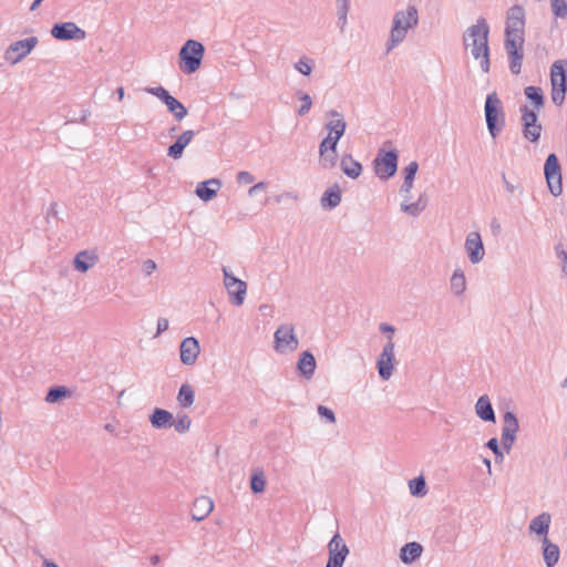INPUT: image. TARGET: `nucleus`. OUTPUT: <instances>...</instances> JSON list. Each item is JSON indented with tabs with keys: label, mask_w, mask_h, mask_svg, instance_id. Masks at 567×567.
<instances>
[{
	"label": "nucleus",
	"mask_w": 567,
	"mask_h": 567,
	"mask_svg": "<svg viewBox=\"0 0 567 567\" xmlns=\"http://www.w3.org/2000/svg\"><path fill=\"white\" fill-rule=\"evenodd\" d=\"M489 27L484 18H478L476 23L471 25L463 35V43L475 60H481V69L487 73L489 71V48H488Z\"/></svg>",
	"instance_id": "nucleus-1"
},
{
	"label": "nucleus",
	"mask_w": 567,
	"mask_h": 567,
	"mask_svg": "<svg viewBox=\"0 0 567 567\" xmlns=\"http://www.w3.org/2000/svg\"><path fill=\"white\" fill-rule=\"evenodd\" d=\"M417 23L419 14L414 6H409L405 11L395 12L390 31V39L386 43V53L403 42L409 29L416 27Z\"/></svg>",
	"instance_id": "nucleus-2"
},
{
	"label": "nucleus",
	"mask_w": 567,
	"mask_h": 567,
	"mask_svg": "<svg viewBox=\"0 0 567 567\" xmlns=\"http://www.w3.org/2000/svg\"><path fill=\"white\" fill-rule=\"evenodd\" d=\"M487 130L493 138H496L505 127V113L502 101L496 92L487 94L484 105Z\"/></svg>",
	"instance_id": "nucleus-3"
},
{
	"label": "nucleus",
	"mask_w": 567,
	"mask_h": 567,
	"mask_svg": "<svg viewBox=\"0 0 567 567\" xmlns=\"http://www.w3.org/2000/svg\"><path fill=\"white\" fill-rule=\"evenodd\" d=\"M205 47L196 40H187L179 51V68L185 74L196 72L203 61Z\"/></svg>",
	"instance_id": "nucleus-4"
},
{
	"label": "nucleus",
	"mask_w": 567,
	"mask_h": 567,
	"mask_svg": "<svg viewBox=\"0 0 567 567\" xmlns=\"http://www.w3.org/2000/svg\"><path fill=\"white\" fill-rule=\"evenodd\" d=\"M551 100L560 106L567 92V60H557L550 66Z\"/></svg>",
	"instance_id": "nucleus-5"
},
{
	"label": "nucleus",
	"mask_w": 567,
	"mask_h": 567,
	"mask_svg": "<svg viewBox=\"0 0 567 567\" xmlns=\"http://www.w3.org/2000/svg\"><path fill=\"white\" fill-rule=\"evenodd\" d=\"M519 113L524 138L534 144L538 143L543 132V126L538 122L539 111L530 109L528 105H520Z\"/></svg>",
	"instance_id": "nucleus-6"
},
{
	"label": "nucleus",
	"mask_w": 567,
	"mask_h": 567,
	"mask_svg": "<svg viewBox=\"0 0 567 567\" xmlns=\"http://www.w3.org/2000/svg\"><path fill=\"white\" fill-rule=\"evenodd\" d=\"M399 154L396 150L383 151L380 150L373 161V168L375 175L382 179L388 181L393 177L398 171Z\"/></svg>",
	"instance_id": "nucleus-7"
},
{
	"label": "nucleus",
	"mask_w": 567,
	"mask_h": 567,
	"mask_svg": "<svg viewBox=\"0 0 567 567\" xmlns=\"http://www.w3.org/2000/svg\"><path fill=\"white\" fill-rule=\"evenodd\" d=\"M275 350L279 353L292 352L298 349L299 341L291 323L280 324L274 334Z\"/></svg>",
	"instance_id": "nucleus-8"
},
{
	"label": "nucleus",
	"mask_w": 567,
	"mask_h": 567,
	"mask_svg": "<svg viewBox=\"0 0 567 567\" xmlns=\"http://www.w3.org/2000/svg\"><path fill=\"white\" fill-rule=\"evenodd\" d=\"M145 92L159 99L166 106L167 110L174 115L177 122L184 120L187 115V109L182 102L175 99L169 92L163 86H148L145 87Z\"/></svg>",
	"instance_id": "nucleus-9"
},
{
	"label": "nucleus",
	"mask_w": 567,
	"mask_h": 567,
	"mask_svg": "<svg viewBox=\"0 0 567 567\" xmlns=\"http://www.w3.org/2000/svg\"><path fill=\"white\" fill-rule=\"evenodd\" d=\"M544 173L549 192L557 197L563 193L561 171L556 154L551 153L547 156L544 165Z\"/></svg>",
	"instance_id": "nucleus-10"
},
{
	"label": "nucleus",
	"mask_w": 567,
	"mask_h": 567,
	"mask_svg": "<svg viewBox=\"0 0 567 567\" xmlns=\"http://www.w3.org/2000/svg\"><path fill=\"white\" fill-rule=\"evenodd\" d=\"M223 274L224 285L229 295L230 302L237 307L241 306L245 301L247 284L230 274L227 267H223Z\"/></svg>",
	"instance_id": "nucleus-11"
},
{
	"label": "nucleus",
	"mask_w": 567,
	"mask_h": 567,
	"mask_svg": "<svg viewBox=\"0 0 567 567\" xmlns=\"http://www.w3.org/2000/svg\"><path fill=\"white\" fill-rule=\"evenodd\" d=\"M38 43L39 39L37 37H30L12 42L4 53V59L11 64H17L29 55Z\"/></svg>",
	"instance_id": "nucleus-12"
},
{
	"label": "nucleus",
	"mask_w": 567,
	"mask_h": 567,
	"mask_svg": "<svg viewBox=\"0 0 567 567\" xmlns=\"http://www.w3.org/2000/svg\"><path fill=\"white\" fill-rule=\"evenodd\" d=\"M329 559L326 567H342L349 554V548L339 533H336L328 544Z\"/></svg>",
	"instance_id": "nucleus-13"
},
{
	"label": "nucleus",
	"mask_w": 567,
	"mask_h": 567,
	"mask_svg": "<svg viewBox=\"0 0 567 567\" xmlns=\"http://www.w3.org/2000/svg\"><path fill=\"white\" fill-rule=\"evenodd\" d=\"M505 35L525 37V9L515 4L507 11Z\"/></svg>",
	"instance_id": "nucleus-14"
},
{
	"label": "nucleus",
	"mask_w": 567,
	"mask_h": 567,
	"mask_svg": "<svg viewBox=\"0 0 567 567\" xmlns=\"http://www.w3.org/2000/svg\"><path fill=\"white\" fill-rule=\"evenodd\" d=\"M51 35L60 41H83L86 38V32L74 22H60L52 27Z\"/></svg>",
	"instance_id": "nucleus-15"
},
{
	"label": "nucleus",
	"mask_w": 567,
	"mask_h": 567,
	"mask_svg": "<svg viewBox=\"0 0 567 567\" xmlns=\"http://www.w3.org/2000/svg\"><path fill=\"white\" fill-rule=\"evenodd\" d=\"M504 426L502 429L503 447L509 452L519 430V423L514 412L507 411L503 415Z\"/></svg>",
	"instance_id": "nucleus-16"
},
{
	"label": "nucleus",
	"mask_w": 567,
	"mask_h": 567,
	"mask_svg": "<svg viewBox=\"0 0 567 567\" xmlns=\"http://www.w3.org/2000/svg\"><path fill=\"white\" fill-rule=\"evenodd\" d=\"M394 343L391 337L383 347V350L377 361L378 372L382 380H389L393 373Z\"/></svg>",
	"instance_id": "nucleus-17"
},
{
	"label": "nucleus",
	"mask_w": 567,
	"mask_h": 567,
	"mask_svg": "<svg viewBox=\"0 0 567 567\" xmlns=\"http://www.w3.org/2000/svg\"><path fill=\"white\" fill-rule=\"evenodd\" d=\"M465 250L472 264H478L483 260L485 249L480 233L471 231L466 236Z\"/></svg>",
	"instance_id": "nucleus-18"
},
{
	"label": "nucleus",
	"mask_w": 567,
	"mask_h": 567,
	"mask_svg": "<svg viewBox=\"0 0 567 567\" xmlns=\"http://www.w3.org/2000/svg\"><path fill=\"white\" fill-rule=\"evenodd\" d=\"M181 361L185 365L195 364L200 352L199 342L194 337L185 338L179 346Z\"/></svg>",
	"instance_id": "nucleus-19"
},
{
	"label": "nucleus",
	"mask_w": 567,
	"mask_h": 567,
	"mask_svg": "<svg viewBox=\"0 0 567 567\" xmlns=\"http://www.w3.org/2000/svg\"><path fill=\"white\" fill-rule=\"evenodd\" d=\"M326 117L329 118V121L326 123L328 135H331L332 137L340 141L347 130V122L343 115L337 110H329L326 112Z\"/></svg>",
	"instance_id": "nucleus-20"
},
{
	"label": "nucleus",
	"mask_w": 567,
	"mask_h": 567,
	"mask_svg": "<svg viewBox=\"0 0 567 567\" xmlns=\"http://www.w3.org/2000/svg\"><path fill=\"white\" fill-rule=\"evenodd\" d=\"M99 261V255L95 250H81L73 259V266L75 270L80 272H86L89 269L94 267Z\"/></svg>",
	"instance_id": "nucleus-21"
},
{
	"label": "nucleus",
	"mask_w": 567,
	"mask_h": 567,
	"mask_svg": "<svg viewBox=\"0 0 567 567\" xmlns=\"http://www.w3.org/2000/svg\"><path fill=\"white\" fill-rule=\"evenodd\" d=\"M194 136L195 132L193 130L184 131L167 148V156L174 159H179L183 156L185 147L192 142Z\"/></svg>",
	"instance_id": "nucleus-22"
},
{
	"label": "nucleus",
	"mask_w": 567,
	"mask_h": 567,
	"mask_svg": "<svg viewBox=\"0 0 567 567\" xmlns=\"http://www.w3.org/2000/svg\"><path fill=\"white\" fill-rule=\"evenodd\" d=\"M220 187L221 182L218 178H210L198 183L195 193L202 200L209 202L216 196Z\"/></svg>",
	"instance_id": "nucleus-23"
},
{
	"label": "nucleus",
	"mask_w": 567,
	"mask_h": 567,
	"mask_svg": "<svg viewBox=\"0 0 567 567\" xmlns=\"http://www.w3.org/2000/svg\"><path fill=\"white\" fill-rule=\"evenodd\" d=\"M214 503L207 496L197 497L192 507V518L195 522L205 519L213 511Z\"/></svg>",
	"instance_id": "nucleus-24"
},
{
	"label": "nucleus",
	"mask_w": 567,
	"mask_h": 567,
	"mask_svg": "<svg viewBox=\"0 0 567 567\" xmlns=\"http://www.w3.org/2000/svg\"><path fill=\"white\" fill-rule=\"evenodd\" d=\"M317 362L310 351H303L297 362V370L305 379L310 380L316 371Z\"/></svg>",
	"instance_id": "nucleus-25"
},
{
	"label": "nucleus",
	"mask_w": 567,
	"mask_h": 567,
	"mask_svg": "<svg viewBox=\"0 0 567 567\" xmlns=\"http://www.w3.org/2000/svg\"><path fill=\"white\" fill-rule=\"evenodd\" d=\"M475 413L484 422L495 423L496 421L495 412L491 399L487 394H484L477 399L475 404Z\"/></svg>",
	"instance_id": "nucleus-26"
},
{
	"label": "nucleus",
	"mask_w": 567,
	"mask_h": 567,
	"mask_svg": "<svg viewBox=\"0 0 567 567\" xmlns=\"http://www.w3.org/2000/svg\"><path fill=\"white\" fill-rule=\"evenodd\" d=\"M342 192L338 183L327 188L322 194L320 204L324 209H333L341 203Z\"/></svg>",
	"instance_id": "nucleus-27"
},
{
	"label": "nucleus",
	"mask_w": 567,
	"mask_h": 567,
	"mask_svg": "<svg viewBox=\"0 0 567 567\" xmlns=\"http://www.w3.org/2000/svg\"><path fill=\"white\" fill-rule=\"evenodd\" d=\"M340 168L348 177L355 179L362 174V164L354 159L351 154H344L340 161Z\"/></svg>",
	"instance_id": "nucleus-28"
},
{
	"label": "nucleus",
	"mask_w": 567,
	"mask_h": 567,
	"mask_svg": "<svg viewBox=\"0 0 567 567\" xmlns=\"http://www.w3.org/2000/svg\"><path fill=\"white\" fill-rule=\"evenodd\" d=\"M542 545L545 565L547 567H555L560 555L558 545L551 543L548 537H543Z\"/></svg>",
	"instance_id": "nucleus-29"
},
{
	"label": "nucleus",
	"mask_w": 567,
	"mask_h": 567,
	"mask_svg": "<svg viewBox=\"0 0 567 567\" xmlns=\"http://www.w3.org/2000/svg\"><path fill=\"white\" fill-rule=\"evenodd\" d=\"M150 422L154 429H167L173 425V414L167 410L155 408L150 415Z\"/></svg>",
	"instance_id": "nucleus-30"
},
{
	"label": "nucleus",
	"mask_w": 567,
	"mask_h": 567,
	"mask_svg": "<svg viewBox=\"0 0 567 567\" xmlns=\"http://www.w3.org/2000/svg\"><path fill=\"white\" fill-rule=\"evenodd\" d=\"M423 553V546L420 543H406L400 550V559L409 565L417 560Z\"/></svg>",
	"instance_id": "nucleus-31"
},
{
	"label": "nucleus",
	"mask_w": 567,
	"mask_h": 567,
	"mask_svg": "<svg viewBox=\"0 0 567 567\" xmlns=\"http://www.w3.org/2000/svg\"><path fill=\"white\" fill-rule=\"evenodd\" d=\"M551 517L548 513H542L535 518L532 519L528 529L530 533H534L538 536L547 537L549 532Z\"/></svg>",
	"instance_id": "nucleus-32"
},
{
	"label": "nucleus",
	"mask_w": 567,
	"mask_h": 567,
	"mask_svg": "<svg viewBox=\"0 0 567 567\" xmlns=\"http://www.w3.org/2000/svg\"><path fill=\"white\" fill-rule=\"evenodd\" d=\"M524 94L526 99L533 103L534 110L540 111L543 109L545 104V96L539 86H526L524 89Z\"/></svg>",
	"instance_id": "nucleus-33"
},
{
	"label": "nucleus",
	"mask_w": 567,
	"mask_h": 567,
	"mask_svg": "<svg viewBox=\"0 0 567 567\" xmlns=\"http://www.w3.org/2000/svg\"><path fill=\"white\" fill-rule=\"evenodd\" d=\"M450 284H451V291L453 295H455V296L463 295L466 289V278H465L464 271L460 268L455 269L451 277Z\"/></svg>",
	"instance_id": "nucleus-34"
},
{
	"label": "nucleus",
	"mask_w": 567,
	"mask_h": 567,
	"mask_svg": "<svg viewBox=\"0 0 567 567\" xmlns=\"http://www.w3.org/2000/svg\"><path fill=\"white\" fill-rule=\"evenodd\" d=\"M195 401V392L190 384L184 383L179 388L177 402L181 408H189Z\"/></svg>",
	"instance_id": "nucleus-35"
},
{
	"label": "nucleus",
	"mask_w": 567,
	"mask_h": 567,
	"mask_svg": "<svg viewBox=\"0 0 567 567\" xmlns=\"http://www.w3.org/2000/svg\"><path fill=\"white\" fill-rule=\"evenodd\" d=\"M72 392L64 385L52 386L48 390L45 401L48 403H58L63 399L71 396Z\"/></svg>",
	"instance_id": "nucleus-36"
},
{
	"label": "nucleus",
	"mask_w": 567,
	"mask_h": 567,
	"mask_svg": "<svg viewBox=\"0 0 567 567\" xmlns=\"http://www.w3.org/2000/svg\"><path fill=\"white\" fill-rule=\"evenodd\" d=\"M426 207V200L424 199V195H420L419 199L415 203H401V210L410 216L416 217L419 216Z\"/></svg>",
	"instance_id": "nucleus-37"
},
{
	"label": "nucleus",
	"mask_w": 567,
	"mask_h": 567,
	"mask_svg": "<svg viewBox=\"0 0 567 567\" xmlns=\"http://www.w3.org/2000/svg\"><path fill=\"white\" fill-rule=\"evenodd\" d=\"M509 62V70L513 74L518 75L522 71V64L524 59V50L506 52Z\"/></svg>",
	"instance_id": "nucleus-38"
},
{
	"label": "nucleus",
	"mask_w": 567,
	"mask_h": 567,
	"mask_svg": "<svg viewBox=\"0 0 567 567\" xmlns=\"http://www.w3.org/2000/svg\"><path fill=\"white\" fill-rule=\"evenodd\" d=\"M525 37L505 35L504 48L506 52L524 50Z\"/></svg>",
	"instance_id": "nucleus-39"
},
{
	"label": "nucleus",
	"mask_w": 567,
	"mask_h": 567,
	"mask_svg": "<svg viewBox=\"0 0 567 567\" xmlns=\"http://www.w3.org/2000/svg\"><path fill=\"white\" fill-rule=\"evenodd\" d=\"M266 487V478L265 474L261 470H258L254 472V474L250 477V488L252 493L259 494L265 491Z\"/></svg>",
	"instance_id": "nucleus-40"
},
{
	"label": "nucleus",
	"mask_w": 567,
	"mask_h": 567,
	"mask_svg": "<svg viewBox=\"0 0 567 567\" xmlns=\"http://www.w3.org/2000/svg\"><path fill=\"white\" fill-rule=\"evenodd\" d=\"M350 9V0H337V16L340 29L343 30L347 24V18Z\"/></svg>",
	"instance_id": "nucleus-41"
},
{
	"label": "nucleus",
	"mask_w": 567,
	"mask_h": 567,
	"mask_svg": "<svg viewBox=\"0 0 567 567\" xmlns=\"http://www.w3.org/2000/svg\"><path fill=\"white\" fill-rule=\"evenodd\" d=\"M409 487L413 496H424L426 494V483L423 476L411 480Z\"/></svg>",
	"instance_id": "nucleus-42"
},
{
	"label": "nucleus",
	"mask_w": 567,
	"mask_h": 567,
	"mask_svg": "<svg viewBox=\"0 0 567 567\" xmlns=\"http://www.w3.org/2000/svg\"><path fill=\"white\" fill-rule=\"evenodd\" d=\"M338 162V154L336 151H328L327 153H323V155H320L319 164L324 169H332Z\"/></svg>",
	"instance_id": "nucleus-43"
},
{
	"label": "nucleus",
	"mask_w": 567,
	"mask_h": 567,
	"mask_svg": "<svg viewBox=\"0 0 567 567\" xmlns=\"http://www.w3.org/2000/svg\"><path fill=\"white\" fill-rule=\"evenodd\" d=\"M192 424V420L187 414H178L177 420L173 419V425L178 433H186Z\"/></svg>",
	"instance_id": "nucleus-44"
},
{
	"label": "nucleus",
	"mask_w": 567,
	"mask_h": 567,
	"mask_svg": "<svg viewBox=\"0 0 567 567\" xmlns=\"http://www.w3.org/2000/svg\"><path fill=\"white\" fill-rule=\"evenodd\" d=\"M555 254L559 261L561 272L567 276V250L561 243L555 246Z\"/></svg>",
	"instance_id": "nucleus-45"
},
{
	"label": "nucleus",
	"mask_w": 567,
	"mask_h": 567,
	"mask_svg": "<svg viewBox=\"0 0 567 567\" xmlns=\"http://www.w3.org/2000/svg\"><path fill=\"white\" fill-rule=\"evenodd\" d=\"M313 68V61L307 56H301L295 63V69L303 75H310Z\"/></svg>",
	"instance_id": "nucleus-46"
},
{
	"label": "nucleus",
	"mask_w": 567,
	"mask_h": 567,
	"mask_svg": "<svg viewBox=\"0 0 567 567\" xmlns=\"http://www.w3.org/2000/svg\"><path fill=\"white\" fill-rule=\"evenodd\" d=\"M338 140L331 135H327L319 144V155H323L328 151H336L338 146Z\"/></svg>",
	"instance_id": "nucleus-47"
},
{
	"label": "nucleus",
	"mask_w": 567,
	"mask_h": 567,
	"mask_svg": "<svg viewBox=\"0 0 567 567\" xmlns=\"http://www.w3.org/2000/svg\"><path fill=\"white\" fill-rule=\"evenodd\" d=\"M551 10L557 18L567 17V1L566 0H551Z\"/></svg>",
	"instance_id": "nucleus-48"
},
{
	"label": "nucleus",
	"mask_w": 567,
	"mask_h": 567,
	"mask_svg": "<svg viewBox=\"0 0 567 567\" xmlns=\"http://www.w3.org/2000/svg\"><path fill=\"white\" fill-rule=\"evenodd\" d=\"M299 100L302 102L301 106L298 109V114L300 116L306 115L311 106H312V100L308 93H301L299 92Z\"/></svg>",
	"instance_id": "nucleus-49"
},
{
	"label": "nucleus",
	"mask_w": 567,
	"mask_h": 567,
	"mask_svg": "<svg viewBox=\"0 0 567 567\" xmlns=\"http://www.w3.org/2000/svg\"><path fill=\"white\" fill-rule=\"evenodd\" d=\"M417 169H419L417 162H415V161L411 162L408 166H405L403 168L404 179L409 181V182H414Z\"/></svg>",
	"instance_id": "nucleus-50"
},
{
	"label": "nucleus",
	"mask_w": 567,
	"mask_h": 567,
	"mask_svg": "<svg viewBox=\"0 0 567 567\" xmlns=\"http://www.w3.org/2000/svg\"><path fill=\"white\" fill-rule=\"evenodd\" d=\"M486 447L489 449L496 456V461H503V452L499 447L498 440L496 437H492L487 441Z\"/></svg>",
	"instance_id": "nucleus-51"
},
{
	"label": "nucleus",
	"mask_w": 567,
	"mask_h": 567,
	"mask_svg": "<svg viewBox=\"0 0 567 567\" xmlns=\"http://www.w3.org/2000/svg\"><path fill=\"white\" fill-rule=\"evenodd\" d=\"M318 414L322 417V419H326L327 422L329 423H336V415L333 413V411L324 405H319L318 409Z\"/></svg>",
	"instance_id": "nucleus-52"
},
{
	"label": "nucleus",
	"mask_w": 567,
	"mask_h": 567,
	"mask_svg": "<svg viewBox=\"0 0 567 567\" xmlns=\"http://www.w3.org/2000/svg\"><path fill=\"white\" fill-rule=\"evenodd\" d=\"M255 181V176L247 172V171H241L237 174V182L238 183H243V184H251L254 183Z\"/></svg>",
	"instance_id": "nucleus-53"
},
{
	"label": "nucleus",
	"mask_w": 567,
	"mask_h": 567,
	"mask_svg": "<svg viewBox=\"0 0 567 567\" xmlns=\"http://www.w3.org/2000/svg\"><path fill=\"white\" fill-rule=\"evenodd\" d=\"M286 198H289V199H292V200L296 202V200H298V195L295 194V193H291V192H285V193H282L280 195H277L275 197V202L279 204V203H281Z\"/></svg>",
	"instance_id": "nucleus-54"
},
{
	"label": "nucleus",
	"mask_w": 567,
	"mask_h": 567,
	"mask_svg": "<svg viewBox=\"0 0 567 567\" xmlns=\"http://www.w3.org/2000/svg\"><path fill=\"white\" fill-rule=\"evenodd\" d=\"M167 329H168V320L166 318H159L157 320V331H156L155 337L165 332Z\"/></svg>",
	"instance_id": "nucleus-55"
},
{
	"label": "nucleus",
	"mask_w": 567,
	"mask_h": 567,
	"mask_svg": "<svg viewBox=\"0 0 567 567\" xmlns=\"http://www.w3.org/2000/svg\"><path fill=\"white\" fill-rule=\"evenodd\" d=\"M156 269V264L152 259H147L143 262V271L145 275L150 276Z\"/></svg>",
	"instance_id": "nucleus-56"
},
{
	"label": "nucleus",
	"mask_w": 567,
	"mask_h": 567,
	"mask_svg": "<svg viewBox=\"0 0 567 567\" xmlns=\"http://www.w3.org/2000/svg\"><path fill=\"white\" fill-rule=\"evenodd\" d=\"M266 187L267 184L265 182H259L248 189V195L254 196L257 192L266 189Z\"/></svg>",
	"instance_id": "nucleus-57"
},
{
	"label": "nucleus",
	"mask_w": 567,
	"mask_h": 567,
	"mask_svg": "<svg viewBox=\"0 0 567 567\" xmlns=\"http://www.w3.org/2000/svg\"><path fill=\"white\" fill-rule=\"evenodd\" d=\"M379 330H380L382 333H394L395 328H394L393 326L389 324V323L383 322V323H381V324L379 326Z\"/></svg>",
	"instance_id": "nucleus-58"
},
{
	"label": "nucleus",
	"mask_w": 567,
	"mask_h": 567,
	"mask_svg": "<svg viewBox=\"0 0 567 567\" xmlns=\"http://www.w3.org/2000/svg\"><path fill=\"white\" fill-rule=\"evenodd\" d=\"M412 188H413V182L403 179V183L400 187V193H408V190H412Z\"/></svg>",
	"instance_id": "nucleus-59"
},
{
	"label": "nucleus",
	"mask_w": 567,
	"mask_h": 567,
	"mask_svg": "<svg viewBox=\"0 0 567 567\" xmlns=\"http://www.w3.org/2000/svg\"><path fill=\"white\" fill-rule=\"evenodd\" d=\"M503 182L505 184L506 190L511 194L514 193L515 186L506 179L505 174H503Z\"/></svg>",
	"instance_id": "nucleus-60"
},
{
	"label": "nucleus",
	"mask_w": 567,
	"mask_h": 567,
	"mask_svg": "<svg viewBox=\"0 0 567 567\" xmlns=\"http://www.w3.org/2000/svg\"><path fill=\"white\" fill-rule=\"evenodd\" d=\"M42 567H59V566L50 559H44L42 563Z\"/></svg>",
	"instance_id": "nucleus-61"
},
{
	"label": "nucleus",
	"mask_w": 567,
	"mask_h": 567,
	"mask_svg": "<svg viewBox=\"0 0 567 567\" xmlns=\"http://www.w3.org/2000/svg\"><path fill=\"white\" fill-rule=\"evenodd\" d=\"M411 192L412 190H408V193H400V195L402 196L403 198V202L402 203H408L410 199H411Z\"/></svg>",
	"instance_id": "nucleus-62"
},
{
	"label": "nucleus",
	"mask_w": 567,
	"mask_h": 567,
	"mask_svg": "<svg viewBox=\"0 0 567 567\" xmlns=\"http://www.w3.org/2000/svg\"><path fill=\"white\" fill-rule=\"evenodd\" d=\"M116 93L118 96V101H122L124 99V94H125L124 87L123 86L117 87Z\"/></svg>",
	"instance_id": "nucleus-63"
},
{
	"label": "nucleus",
	"mask_w": 567,
	"mask_h": 567,
	"mask_svg": "<svg viewBox=\"0 0 567 567\" xmlns=\"http://www.w3.org/2000/svg\"><path fill=\"white\" fill-rule=\"evenodd\" d=\"M55 208H56V204L55 203L51 204V207L49 209V215H52V216L56 217L58 212H56Z\"/></svg>",
	"instance_id": "nucleus-64"
}]
</instances>
